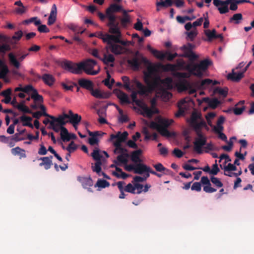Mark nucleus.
<instances>
[{
  "instance_id": "8fccbe9b",
  "label": "nucleus",
  "mask_w": 254,
  "mask_h": 254,
  "mask_svg": "<svg viewBox=\"0 0 254 254\" xmlns=\"http://www.w3.org/2000/svg\"><path fill=\"white\" fill-rule=\"evenodd\" d=\"M166 87L167 89L171 90L173 88V80L171 77H168L163 80H159Z\"/></svg>"
},
{
  "instance_id": "79ce46f5",
  "label": "nucleus",
  "mask_w": 254,
  "mask_h": 254,
  "mask_svg": "<svg viewBox=\"0 0 254 254\" xmlns=\"http://www.w3.org/2000/svg\"><path fill=\"white\" fill-rule=\"evenodd\" d=\"M212 82V80L205 79L201 81H197L196 83V86L200 89H206Z\"/></svg>"
},
{
  "instance_id": "a211bd4d",
  "label": "nucleus",
  "mask_w": 254,
  "mask_h": 254,
  "mask_svg": "<svg viewBox=\"0 0 254 254\" xmlns=\"http://www.w3.org/2000/svg\"><path fill=\"white\" fill-rule=\"evenodd\" d=\"M9 72L8 66L1 59V80H2L5 83H8L10 81V79L7 76Z\"/></svg>"
},
{
  "instance_id": "b1692460",
  "label": "nucleus",
  "mask_w": 254,
  "mask_h": 254,
  "mask_svg": "<svg viewBox=\"0 0 254 254\" xmlns=\"http://www.w3.org/2000/svg\"><path fill=\"white\" fill-rule=\"evenodd\" d=\"M151 168L142 163H137L135 165L134 173L138 174H142L145 172L150 173Z\"/></svg>"
},
{
  "instance_id": "9d476101",
  "label": "nucleus",
  "mask_w": 254,
  "mask_h": 254,
  "mask_svg": "<svg viewBox=\"0 0 254 254\" xmlns=\"http://www.w3.org/2000/svg\"><path fill=\"white\" fill-rule=\"evenodd\" d=\"M153 73L147 71L144 72V81L147 86V88L152 90L156 87L160 80V77L159 76L153 78L152 75Z\"/></svg>"
},
{
  "instance_id": "412c9836",
  "label": "nucleus",
  "mask_w": 254,
  "mask_h": 254,
  "mask_svg": "<svg viewBox=\"0 0 254 254\" xmlns=\"http://www.w3.org/2000/svg\"><path fill=\"white\" fill-rule=\"evenodd\" d=\"M60 135L61 139L64 142L69 141L70 139L76 138V135L74 133H69L65 127H62Z\"/></svg>"
},
{
  "instance_id": "603ef678",
  "label": "nucleus",
  "mask_w": 254,
  "mask_h": 254,
  "mask_svg": "<svg viewBox=\"0 0 254 254\" xmlns=\"http://www.w3.org/2000/svg\"><path fill=\"white\" fill-rule=\"evenodd\" d=\"M11 152L14 155H19L20 158H25L26 157L25 150L21 149L19 147H16L15 148H12L11 149Z\"/></svg>"
},
{
  "instance_id": "bf43d9fd",
  "label": "nucleus",
  "mask_w": 254,
  "mask_h": 254,
  "mask_svg": "<svg viewBox=\"0 0 254 254\" xmlns=\"http://www.w3.org/2000/svg\"><path fill=\"white\" fill-rule=\"evenodd\" d=\"M228 89L226 87L221 88L220 87H216L214 90V93H218L222 95L223 97H226L228 94Z\"/></svg>"
},
{
  "instance_id": "f03ea898",
  "label": "nucleus",
  "mask_w": 254,
  "mask_h": 254,
  "mask_svg": "<svg viewBox=\"0 0 254 254\" xmlns=\"http://www.w3.org/2000/svg\"><path fill=\"white\" fill-rule=\"evenodd\" d=\"M124 9L121 5L116 4H111L106 10V17L108 19L109 22L107 26L109 28L119 25V23L116 21V16L113 14L114 12L122 11Z\"/></svg>"
},
{
  "instance_id": "aec40b11",
  "label": "nucleus",
  "mask_w": 254,
  "mask_h": 254,
  "mask_svg": "<svg viewBox=\"0 0 254 254\" xmlns=\"http://www.w3.org/2000/svg\"><path fill=\"white\" fill-rule=\"evenodd\" d=\"M206 139L195 138L193 142L194 150L198 154L202 153V147L206 144Z\"/></svg>"
},
{
  "instance_id": "052dcab7",
  "label": "nucleus",
  "mask_w": 254,
  "mask_h": 254,
  "mask_svg": "<svg viewBox=\"0 0 254 254\" xmlns=\"http://www.w3.org/2000/svg\"><path fill=\"white\" fill-rule=\"evenodd\" d=\"M109 186L110 183L108 181L103 179H99L95 185V187L101 188H105Z\"/></svg>"
},
{
  "instance_id": "13d9d810",
  "label": "nucleus",
  "mask_w": 254,
  "mask_h": 254,
  "mask_svg": "<svg viewBox=\"0 0 254 254\" xmlns=\"http://www.w3.org/2000/svg\"><path fill=\"white\" fill-rule=\"evenodd\" d=\"M16 108L21 112L24 113L31 114L32 112L26 106H25L23 103H20L17 104Z\"/></svg>"
},
{
  "instance_id": "bb28decb",
  "label": "nucleus",
  "mask_w": 254,
  "mask_h": 254,
  "mask_svg": "<svg viewBox=\"0 0 254 254\" xmlns=\"http://www.w3.org/2000/svg\"><path fill=\"white\" fill-rule=\"evenodd\" d=\"M187 101L185 99L180 101L178 103V112L175 114L176 117H180L183 116L187 109Z\"/></svg>"
},
{
  "instance_id": "a878e982",
  "label": "nucleus",
  "mask_w": 254,
  "mask_h": 254,
  "mask_svg": "<svg viewBox=\"0 0 254 254\" xmlns=\"http://www.w3.org/2000/svg\"><path fill=\"white\" fill-rule=\"evenodd\" d=\"M74 114L73 113L71 110H69L68 114L65 113H63L62 115H59L56 120H57L59 123L61 125H65L68 121H65V119H70L71 116H73Z\"/></svg>"
},
{
  "instance_id": "de8ad7c7",
  "label": "nucleus",
  "mask_w": 254,
  "mask_h": 254,
  "mask_svg": "<svg viewBox=\"0 0 254 254\" xmlns=\"http://www.w3.org/2000/svg\"><path fill=\"white\" fill-rule=\"evenodd\" d=\"M142 61L144 64L147 65V72L153 73L155 71H156V69L155 66L152 63H151L149 62V61L146 58H142Z\"/></svg>"
},
{
  "instance_id": "473e14b6",
  "label": "nucleus",
  "mask_w": 254,
  "mask_h": 254,
  "mask_svg": "<svg viewBox=\"0 0 254 254\" xmlns=\"http://www.w3.org/2000/svg\"><path fill=\"white\" fill-rule=\"evenodd\" d=\"M128 133L127 131H124L121 133L118 131L116 134H112L110 135V140L112 141L116 138H119L122 142H125L127 138Z\"/></svg>"
},
{
  "instance_id": "680f3d73",
  "label": "nucleus",
  "mask_w": 254,
  "mask_h": 254,
  "mask_svg": "<svg viewBox=\"0 0 254 254\" xmlns=\"http://www.w3.org/2000/svg\"><path fill=\"white\" fill-rule=\"evenodd\" d=\"M168 127L161 126L158 132L164 136L170 137L171 136V132L167 129Z\"/></svg>"
},
{
  "instance_id": "423d86ee",
  "label": "nucleus",
  "mask_w": 254,
  "mask_h": 254,
  "mask_svg": "<svg viewBox=\"0 0 254 254\" xmlns=\"http://www.w3.org/2000/svg\"><path fill=\"white\" fill-rule=\"evenodd\" d=\"M131 82L134 83L139 90L138 91H133L132 92L131 94L132 100L137 105L139 106L140 101L137 99V95L138 94L142 95L145 94L148 92V89L136 79L132 80Z\"/></svg>"
},
{
  "instance_id": "6e6d98bb",
  "label": "nucleus",
  "mask_w": 254,
  "mask_h": 254,
  "mask_svg": "<svg viewBox=\"0 0 254 254\" xmlns=\"http://www.w3.org/2000/svg\"><path fill=\"white\" fill-rule=\"evenodd\" d=\"M125 185V182L123 181H120L117 183V185L118 188L120 191V194L119 195V198L121 199H123L125 198L126 194L124 193L125 190H124L123 186Z\"/></svg>"
},
{
  "instance_id": "a18cd8bd",
  "label": "nucleus",
  "mask_w": 254,
  "mask_h": 254,
  "mask_svg": "<svg viewBox=\"0 0 254 254\" xmlns=\"http://www.w3.org/2000/svg\"><path fill=\"white\" fill-rule=\"evenodd\" d=\"M31 98L35 103L39 104H42L43 103V97L42 95L39 94L37 90H34L33 93H31Z\"/></svg>"
},
{
  "instance_id": "2f4dec72",
  "label": "nucleus",
  "mask_w": 254,
  "mask_h": 254,
  "mask_svg": "<svg viewBox=\"0 0 254 254\" xmlns=\"http://www.w3.org/2000/svg\"><path fill=\"white\" fill-rule=\"evenodd\" d=\"M41 79L45 84L49 86H52L56 81L55 77L52 74L48 73L44 74L41 77Z\"/></svg>"
},
{
  "instance_id": "f704fd0d",
  "label": "nucleus",
  "mask_w": 254,
  "mask_h": 254,
  "mask_svg": "<svg viewBox=\"0 0 254 254\" xmlns=\"http://www.w3.org/2000/svg\"><path fill=\"white\" fill-rule=\"evenodd\" d=\"M117 98L120 100L121 104H129L130 101L127 94L123 91L119 90L116 93Z\"/></svg>"
},
{
  "instance_id": "6e6552de",
  "label": "nucleus",
  "mask_w": 254,
  "mask_h": 254,
  "mask_svg": "<svg viewBox=\"0 0 254 254\" xmlns=\"http://www.w3.org/2000/svg\"><path fill=\"white\" fill-rule=\"evenodd\" d=\"M100 152V149L99 147L96 146L94 147L93 152L91 154L93 159L96 161L95 166H92V170L99 175L101 172V159L102 158V155Z\"/></svg>"
},
{
  "instance_id": "7ed1b4c3",
  "label": "nucleus",
  "mask_w": 254,
  "mask_h": 254,
  "mask_svg": "<svg viewBox=\"0 0 254 254\" xmlns=\"http://www.w3.org/2000/svg\"><path fill=\"white\" fill-rule=\"evenodd\" d=\"M201 183L205 185L203 187V190L207 193H212L216 191L217 190L211 187L210 180L206 176H203L201 178L200 182H194L191 187L192 190L200 191L201 190Z\"/></svg>"
},
{
  "instance_id": "2eb2a0df",
  "label": "nucleus",
  "mask_w": 254,
  "mask_h": 254,
  "mask_svg": "<svg viewBox=\"0 0 254 254\" xmlns=\"http://www.w3.org/2000/svg\"><path fill=\"white\" fill-rule=\"evenodd\" d=\"M252 63V62L250 61L244 68L242 72L237 73L234 72V70H233L232 73H229L228 75V79H231L232 81H239L241 79H242L243 77L244 73L247 70L248 68L251 64Z\"/></svg>"
},
{
  "instance_id": "0eeeda50",
  "label": "nucleus",
  "mask_w": 254,
  "mask_h": 254,
  "mask_svg": "<svg viewBox=\"0 0 254 254\" xmlns=\"http://www.w3.org/2000/svg\"><path fill=\"white\" fill-rule=\"evenodd\" d=\"M108 32L109 33L113 34V36H109L108 37L112 39L114 43L121 44L122 46H127V42L121 40L122 33L119 25L109 27Z\"/></svg>"
},
{
  "instance_id": "09e8293b",
  "label": "nucleus",
  "mask_w": 254,
  "mask_h": 254,
  "mask_svg": "<svg viewBox=\"0 0 254 254\" xmlns=\"http://www.w3.org/2000/svg\"><path fill=\"white\" fill-rule=\"evenodd\" d=\"M129 157H125L123 155H119L117 157V160H114V164L120 165V164H127L128 162V158Z\"/></svg>"
},
{
  "instance_id": "4d7b16f0",
  "label": "nucleus",
  "mask_w": 254,
  "mask_h": 254,
  "mask_svg": "<svg viewBox=\"0 0 254 254\" xmlns=\"http://www.w3.org/2000/svg\"><path fill=\"white\" fill-rule=\"evenodd\" d=\"M114 153H120V155H123L125 156V157H129V154L128 153V150L125 148L123 147L122 146L115 148L114 151Z\"/></svg>"
},
{
  "instance_id": "9b49d317",
  "label": "nucleus",
  "mask_w": 254,
  "mask_h": 254,
  "mask_svg": "<svg viewBox=\"0 0 254 254\" xmlns=\"http://www.w3.org/2000/svg\"><path fill=\"white\" fill-rule=\"evenodd\" d=\"M29 53L24 54L19 57L17 59L15 55L12 52L8 54V58L9 64L15 69H18L20 67V62H22L28 55Z\"/></svg>"
},
{
  "instance_id": "5fc2aeb1",
  "label": "nucleus",
  "mask_w": 254,
  "mask_h": 254,
  "mask_svg": "<svg viewBox=\"0 0 254 254\" xmlns=\"http://www.w3.org/2000/svg\"><path fill=\"white\" fill-rule=\"evenodd\" d=\"M198 120H202L201 119V113L197 111L192 112L190 116V123H194L195 122H198Z\"/></svg>"
},
{
  "instance_id": "37998d69",
  "label": "nucleus",
  "mask_w": 254,
  "mask_h": 254,
  "mask_svg": "<svg viewBox=\"0 0 254 254\" xmlns=\"http://www.w3.org/2000/svg\"><path fill=\"white\" fill-rule=\"evenodd\" d=\"M67 27L72 30L73 32L76 34H82L85 31V29H83L81 27H79L77 25L73 23H69L67 25Z\"/></svg>"
},
{
  "instance_id": "f8f14e48",
  "label": "nucleus",
  "mask_w": 254,
  "mask_h": 254,
  "mask_svg": "<svg viewBox=\"0 0 254 254\" xmlns=\"http://www.w3.org/2000/svg\"><path fill=\"white\" fill-rule=\"evenodd\" d=\"M22 36L23 32L21 30L16 31L14 33V35L11 37L1 34V41H3L11 44H16L21 39Z\"/></svg>"
},
{
  "instance_id": "39448f33",
  "label": "nucleus",
  "mask_w": 254,
  "mask_h": 254,
  "mask_svg": "<svg viewBox=\"0 0 254 254\" xmlns=\"http://www.w3.org/2000/svg\"><path fill=\"white\" fill-rule=\"evenodd\" d=\"M79 63L82 64V67L80 68L81 71L82 72V70H84L88 75H97L100 71L99 68L97 70H92L93 67L97 64L96 61L94 60L88 59Z\"/></svg>"
},
{
  "instance_id": "4468645a",
  "label": "nucleus",
  "mask_w": 254,
  "mask_h": 254,
  "mask_svg": "<svg viewBox=\"0 0 254 254\" xmlns=\"http://www.w3.org/2000/svg\"><path fill=\"white\" fill-rule=\"evenodd\" d=\"M173 122L172 120H168L165 119L159 118L158 122H151L150 124V127L152 128L156 129L158 131H159L161 126L168 127Z\"/></svg>"
},
{
  "instance_id": "69168bd1",
  "label": "nucleus",
  "mask_w": 254,
  "mask_h": 254,
  "mask_svg": "<svg viewBox=\"0 0 254 254\" xmlns=\"http://www.w3.org/2000/svg\"><path fill=\"white\" fill-rule=\"evenodd\" d=\"M143 112L146 115L148 118H151L154 113H158V111L157 109H155V111L154 112L152 109H150L147 107H144L142 108Z\"/></svg>"
},
{
  "instance_id": "3c124183",
  "label": "nucleus",
  "mask_w": 254,
  "mask_h": 254,
  "mask_svg": "<svg viewBox=\"0 0 254 254\" xmlns=\"http://www.w3.org/2000/svg\"><path fill=\"white\" fill-rule=\"evenodd\" d=\"M122 79L124 83V88L128 91L131 90V87L132 88L133 86L132 85L130 86V83H133V84H134V83L131 82V81H130L129 77L127 76H122Z\"/></svg>"
},
{
  "instance_id": "58836bf2",
  "label": "nucleus",
  "mask_w": 254,
  "mask_h": 254,
  "mask_svg": "<svg viewBox=\"0 0 254 254\" xmlns=\"http://www.w3.org/2000/svg\"><path fill=\"white\" fill-rule=\"evenodd\" d=\"M190 125L195 131L201 130L203 127H206V124L203 120H201L199 122L190 123Z\"/></svg>"
},
{
  "instance_id": "4c0bfd02",
  "label": "nucleus",
  "mask_w": 254,
  "mask_h": 254,
  "mask_svg": "<svg viewBox=\"0 0 254 254\" xmlns=\"http://www.w3.org/2000/svg\"><path fill=\"white\" fill-rule=\"evenodd\" d=\"M96 37H98L99 39L102 40L104 43H110V41L112 40L109 36H113L112 34H108V33H104L101 31H99L96 32Z\"/></svg>"
},
{
  "instance_id": "a19ab883",
  "label": "nucleus",
  "mask_w": 254,
  "mask_h": 254,
  "mask_svg": "<svg viewBox=\"0 0 254 254\" xmlns=\"http://www.w3.org/2000/svg\"><path fill=\"white\" fill-rule=\"evenodd\" d=\"M56 119H57V118H56ZM64 126L60 125L56 119L52 120L50 122V127L56 132H59L60 130L61 132L62 128L64 127Z\"/></svg>"
},
{
  "instance_id": "cd10ccee",
  "label": "nucleus",
  "mask_w": 254,
  "mask_h": 254,
  "mask_svg": "<svg viewBox=\"0 0 254 254\" xmlns=\"http://www.w3.org/2000/svg\"><path fill=\"white\" fill-rule=\"evenodd\" d=\"M195 64L191 63L186 64L184 66V69L188 71L190 74L201 77V73L199 72L196 71V68L195 67Z\"/></svg>"
},
{
  "instance_id": "1a4fd4ad",
  "label": "nucleus",
  "mask_w": 254,
  "mask_h": 254,
  "mask_svg": "<svg viewBox=\"0 0 254 254\" xmlns=\"http://www.w3.org/2000/svg\"><path fill=\"white\" fill-rule=\"evenodd\" d=\"M194 47V46L193 44L189 43L183 45L180 49L184 52V53L181 54L180 57L187 58L190 62H193L198 58V56L192 52Z\"/></svg>"
},
{
  "instance_id": "ea45409f",
  "label": "nucleus",
  "mask_w": 254,
  "mask_h": 254,
  "mask_svg": "<svg viewBox=\"0 0 254 254\" xmlns=\"http://www.w3.org/2000/svg\"><path fill=\"white\" fill-rule=\"evenodd\" d=\"M127 63L128 65L134 70H138L140 64L138 59L135 57L132 59L128 60Z\"/></svg>"
},
{
  "instance_id": "72a5a7b5",
  "label": "nucleus",
  "mask_w": 254,
  "mask_h": 254,
  "mask_svg": "<svg viewBox=\"0 0 254 254\" xmlns=\"http://www.w3.org/2000/svg\"><path fill=\"white\" fill-rule=\"evenodd\" d=\"M57 17V7L56 5L54 4L50 12V16H49L48 20V25H51L54 24Z\"/></svg>"
},
{
  "instance_id": "49530a36",
  "label": "nucleus",
  "mask_w": 254,
  "mask_h": 254,
  "mask_svg": "<svg viewBox=\"0 0 254 254\" xmlns=\"http://www.w3.org/2000/svg\"><path fill=\"white\" fill-rule=\"evenodd\" d=\"M69 122L76 129L77 125L80 122L81 117L77 114H75L73 116L70 117Z\"/></svg>"
},
{
  "instance_id": "ddd939ff",
  "label": "nucleus",
  "mask_w": 254,
  "mask_h": 254,
  "mask_svg": "<svg viewBox=\"0 0 254 254\" xmlns=\"http://www.w3.org/2000/svg\"><path fill=\"white\" fill-rule=\"evenodd\" d=\"M108 48L112 53L116 55L123 54L125 51V48L117 43H114L113 40L110 41V43H107Z\"/></svg>"
},
{
  "instance_id": "f3484780",
  "label": "nucleus",
  "mask_w": 254,
  "mask_h": 254,
  "mask_svg": "<svg viewBox=\"0 0 254 254\" xmlns=\"http://www.w3.org/2000/svg\"><path fill=\"white\" fill-rule=\"evenodd\" d=\"M88 134L91 137L88 139V143L92 146L95 145H98L99 139L97 138L98 136H102L105 133L99 131H96L94 132L88 130Z\"/></svg>"
},
{
  "instance_id": "774afa93",
  "label": "nucleus",
  "mask_w": 254,
  "mask_h": 254,
  "mask_svg": "<svg viewBox=\"0 0 254 254\" xmlns=\"http://www.w3.org/2000/svg\"><path fill=\"white\" fill-rule=\"evenodd\" d=\"M216 33V31L215 29H213L212 31L210 30H205V34L207 37L209 41H211L213 39H215Z\"/></svg>"
},
{
  "instance_id": "20e7f679",
  "label": "nucleus",
  "mask_w": 254,
  "mask_h": 254,
  "mask_svg": "<svg viewBox=\"0 0 254 254\" xmlns=\"http://www.w3.org/2000/svg\"><path fill=\"white\" fill-rule=\"evenodd\" d=\"M60 66L64 69L76 74L82 73L80 68L82 67V64L74 63L70 61L64 60L60 63Z\"/></svg>"
},
{
  "instance_id": "e2e57ef3",
  "label": "nucleus",
  "mask_w": 254,
  "mask_h": 254,
  "mask_svg": "<svg viewBox=\"0 0 254 254\" xmlns=\"http://www.w3.org/2000/svg\"><path fill=\"white\" fill-rule=\"evenodd\" d=\"M243 15L241 13H236L233 15L230 19V22L234 21L235 24L240 23V21L242 20Z\"/></svg>"
},
{
  "instance_id": "393cba45",
  "label": "nucleus",
  "mask_w": 254,
  "mask_h": 254,
  "mask_svg": "<svg viewBox=\"0 0 254 254\" xmlns=\"http://www.w3.org/2000/svg\"><path fill=\"white\" fill-rule=\"evenodd\" d=\"M78 84L81 87L85 88L89 91H90L93 87L92 81L85 78L79 79L78 81Z\"/></svg>"
},
{
  "instance_id": "338daca9",
  "label": "nucleus",
  "mask_w": 254,
  "mask_h": 254,
  "mask_svg": "<svg viewBox=\"0 0 254 254\" xmlns=\"http://www.w3.org/2000/svg\"><path fill=\"white\" fill-rule=\"evenodd\" d=\"M124 190L126 192H129L132 194H135V188L134 185L132 183H129L125 187H124Z\"/></svg>"
},
{
  "instance_id": "f257e3e1",
  "label": "nucleus",
  "mask_w": 254,
  "mask_h": 254,
  "mask_svg": "<svg viewBox=\"0 0 254 254\" xmlns=\"http://www.w3.org/2000/svg\"><path fill=\"white\" fill-rule=\"evenodd\" d=\"M215 6L219 7L218 10L220 13L225 14L229 11L228 4H230V9L233 11H235L238 8V0H213V2Z\"/></svg>"
},
{
  "instance_id": "e433bc0d",
  "label": "nucleus",
  "mask_w": 254,
  "mask_h": 254,
  "mask_svg": "<svg viewBox=\"0 0 254 254\" xmlns=\"http://www.w3.org/2000/svg\"><path fill=\"white\" fill-rule=\"evenodd\" d=\"M153 167L156 171L162 173L164 175H170L172 172L170 170L165 168L161 163L153 165Z\"/></svg>"
},
{
  "instance_id": "c03bdc74",
  "label": "nucleus",
  "mask_w": 254,
  "mask_h": 254,
  "mask_svg": "<svg viewBox=\"0 0 254 254\" xmlns=\"http://www.w3.org/2000/svg\"><path fill=\"white\" fill-rule=\"evenodd\" d=\"M19 120L22 122L23 126H27L31 128L33 127V125L31 123L32 120L31 117L23 115L19 118Z\"/></svg>"
},
{
  "instance_id": "c9c22d12",
  "label": "nucleus",
  "mask_w": 254,
  "mask_h": 254,
  "mask_svg": "<svg viewBox=\"0 0 254 254\" xmlns=\"http://www.w3.org/2000/svg\"><path fill=\"white\" fill-rule=\"evenodd\" d=\"M142 151L141 149H138L133 151L131 152V154L129 155L130 159L132 162L135 163H140L141 160L139 158V156L142 154Z\"/></svg>"
},
{
  "instance_id": "4be33fe9",
  "label": "nucleus",
  "mask_w": 254,
  "mask_h": 254,
  "mask_svg": "<svg viewBox=\"0 0 254 254\" xmlns=\"http://www.w3.org/2000/svg\"><path fill=\"white\" fill-rule=\"evenodd\" d=\"M90 92L93 96L98 99H108L111 95L110 93L102 92L98 89H94L93 88Z\"/></svg>"
},
{
  "instance_id": "dca6fc26",
  "label": "nucleus",
  "mask_w": 254,
  "mask_h": 254,
  "mask_svg": "<svg viewBox=\"0 0 254 254\" xmlns=\"http://www.w3.org/2000/svg\"><path fill=\"white\" fill-rule=\"evenodd\" d=\"M212 64V62L208 59H205L200 62L199 64H195V67L196 72H200L201 77L202 76V71H205L208 66Z\"/></svg>"
},
{
  "instance_id": "5701e85b",
  "label": "nucleus",
  "mask_w": 254,
  "mask_h": 254,
  "mask_svg": "<svg viewBox=\"0 0 254 254\" xmlns=\"http://www.w3.org/2000/svg\"><path fill=\"white\" fill-rule=\"evenodd\" d=\"M53 156L50 155L48 157H43L38 159V160H41L42 162L39 163V166H43L46 170L49 169L53 165L52 160Z\"/></svg>"
},
{
  "instance_id": "7c9ffc66",
  "label": "nucleus",
  "mask_w": 254,
  "mask_h": 254,
  "mask_svg": "<svg viewBox=\"0 0 254 254\" xmlns=\"http://www.w3.org/2000/svg\"><path fill=\"white\" fill-rule=\"evenodd\" d=\"M77 180L81 183L83 187L84 188L92 187L93 185V182L90 177H78Z\"/></svg>"
},
{
  "instance_id": "c756f323",
  "label": "nucleus",
  "mask_w": 254,
  "mask_h": 254,
  "mask_svg": "<svg viewBox=\"0 0 254 254\" xmlns=\"http://www.w3.org/2000/svg\"><path fill=\"white\" fill-rule=\"evenodd\" d=\"M123 17L120 18L121 25L122 27L126 28L131 23V20L126 10H123Z\"/></svg>"
},
{
  "instance_id": "c85d7f7f",
  "label": "nucleus",
  "mask_w": 254,
  "mask_h": 254,
  "mask_svg": "<svg viewBox=\"0 0 254 254\" xmlns=\"http://www.w3.org/2000/svg\"><path fill=\"white\" fill-rule=\"evenodd\" d=\"M202 100L204 102L207 103L209 107L212 109H216L219 105L221 104V102L215 98L210 99L208 97H205Z\"/></svg>"
},
{
  "instance_id": "6ab92c4d",
  "label": "nucleus",
  "mask_w": 254,
  "mask_h": 254,
  "mask_svg": "<svg viewBox=\"0 0 254 254\" xmlns=\"http://www.w3.org/2000/svg\"><path fill=\"white\" fill-rule=\"evenodd\" d=\"M178 89L181 91H187L189 89V93L192 94L196 92V90L192 89L190 83L186 80L180 81L177 85Z\"/></svg>"
},
{
  "instance_id": "864d4df0",
  "label": "nucleus",
  "mask_w": 254,
  "mask_h": 254,
  "mask_svg": "<svg viewBox=\"0 0 254 254\" xmlns=\"http://www.w3.org/2000/svg\"><path fill=\"white\" fill-rule=\"evenodd\" d=\"M32 22L34 23L35 26H38L41 24V21L37 17H33L22 22L24 24H28Z\"/></svg>"
},
{
  "instance_id": "0e129e2a",
  "label": "nucleus",
  "mask_w": 254,
  "mask_h": 254,
  "mask_svg": "<svg viewBox=\"0 0 254 254\" xmlns=\"http://www.w3.org/2000/svg\"><path fill=\"white\" fill-rule=\"evenodd\" d=\"M173 4V1L172 0H165V1H158L156 3V6L157 7L162 6L167 7L172 6Z\"/></svg>"
}]
</instances>
